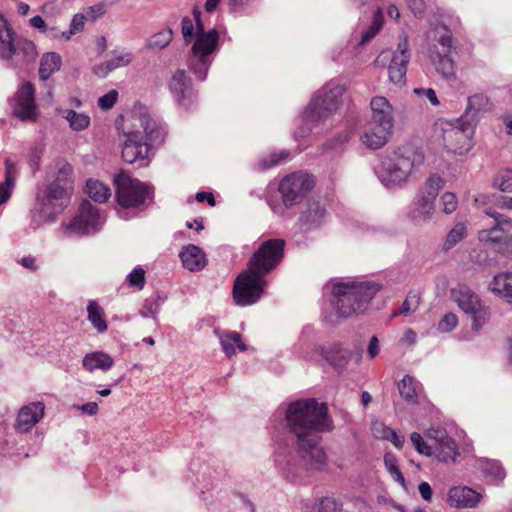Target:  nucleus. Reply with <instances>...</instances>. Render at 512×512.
Wrapping results in <instances>:
<instances>
[{"mask_svg": "<svg viewBox=\"0 0 512 512\" xmlns=\"http://www.w3.org/2000/svg\"><path fill=\"white\" fill-rule=\"evenodd\" d=\"M287 427L296 436V440L315 435L314 432L330 431L332 420L328 416L326 403L314 398L301 399L290 403L286 411Z\"/></svg>", "mask_w": 512, "mask_h": 512, "instance_id": "f257e3e1", "label": "nucleus"}, {"mask_svg": "<svg viewBox=\"0 0 512 512\" xmlns=\"http://www.w3.org/2000/svg\"><path fill=\"white\" fill-rule=\"evenodd\" d=\"M382 290L375 281L337 282L332 286L334 307L339 316L349 318L367 311L371 300Z\"/></svg>", "mask_w": 512, "mask_h": 512, "instance_id": "f03ea898", "label": "nucleus"}, {"mask_svg": "<svg viewBox=\"0 0 512 512\" xmlns=\"http://www.w3.org/2000/svg\"><path fill=\"white\" fill-rule=\"evenodd\" d=\"M115 201L124 210L143 211L153 201L154 188L121 169L113 178Z\"/></svg>", "mask_w": 512, "mask_h": 512, "instance_id": "7ed1b4c3", "label": "nucleus"}, {"mask_svg": "<svg viewBox=\"0 0 512 512\" xmlns=\"http://www.w3.org/2000/svg\"><path fill=\"white\" fill-rule=\"evenodd\" d=\"M425 162L423 150L412 143L395 149L383 162L389 179L394 183L405 182L414 168Z\"/></svg>", "mask_w": 512, "mask_h": 512, "instance_id": "20e7f679", "label": "nucleus"}, {"mask_svg": "<svg viewBox=\"0 0 512 512\" xmlns=\"http://www.w3.org/2000/svg\"><path fill=\"white\" fill-rule=\"evenodd\" d=\"M433 39L436 41L428 52L429 59L436 71L446 78L454 77L456 65L452 58L455 52L452 33L446 25H435Z\"/></svg>", "mask_w": 512, "mask_h": 512, "instance_id": "39448f33", "label": "nucleus"}, {"mask_svg": "<svg viewBox=\"0 0 512 512\" xmlns=\"http://www.w3.org/2000/svg\"><path fill=\"white\" fill-rule=\"evenodd\" d=\"M117 129L123 134L125 140L121 146L122 160L138 168L146 167L151 161L152 153L148 146L143 142V135L140 131L132 130L125 116H121L116 121Z\"/></svg>", "mask_w": 512, "mask_h": 512, "instance_id": "423d86ee", "label": "nucleus"}, {"mask_svg": "<svg viewBox=\"0 0 512 512\" xmlns=\"http://www.w3.org/2000/svg\"><path fill=\"white\" fill-rule=\"evenodd\" d=\"M286 241L282 238L263 239L252 253L247 266L267 277L273 273L285 257Z\"/></svg>", "mask_w": 512, "mask_h": 512, "instance_id": "0eeeda50", "label": "nucleus"}, {"mask_svg": "<svg viewBox=\"0 0 512 512\" xmlns=\"http://www.w3.org/2000/svg\"><path fill=\"white\" fill-rule=\"evenodd\" d=\"M446 180L438 173L430 174L418 188L412 203L410 216L413 220H428L435 212V202Z\"/></svg>", "mask_w": 512, "mask_h": 512, "instance_id": "6e6552de", "label": "nucleus"}, {"mask_svg": "<svg viewBox=\"0 0 512 512\" xmlns=\"http://www.w3.org/2000/svg\"><path fill=\"white\" fill-rule=\"evenodd\" d=\"M268 282L266 277L246 267L235 279L232 289L234 302L239 306H249L260 300Z\"/></svg>", "mask_w": 512, "mask_h": 512, "instance_id": "1a4fd4ad", "label": "nucleus"}, {"mask_svg": "<svg viewBox=\"0 0 512 512\" xmlns=\"http://www.w3.org/2000/svg\"><path fill=\"white\" fill-rule=\"evenodd\" d=\"M345 87L335 85L329 90H320L303 113L307 122H318L337 111L342 105Z\"/></svg>", "mask_w": 512, "mask_h": 512, "instance_id": "9d476101", "label": "nucleus"}, {"mask_svg": "<svg viewBox=\"0 0 512 512\" xmlns=\"http://www.w3.org/2000/svg\"><path fill=\"white\" fill-rule=\"evenodd\" d=\"M315 177L307 172L296 171L285 176L279 184L283 204L291 207L300 203L314 189Z\"/></svg>", "mask_w": 512, "mask_h": 512, "instance_id": "9b49d317", "label": "nucleus"}, {"mask_svg": "<svg viewBox=\"0 0 512 512\" xmlns=\"http://www.w3.org/2000/svg\"><path fill=\"white\" fill-rule=\"evenodd\" d=\"M36 88L30 81H22L10 99L12 114L21 121L36 122L39 117Z\"/></svg>", "mask_w": 512, "mask_h": 512, "instance_id": "f8f14e48", "label": "nucleus"}, {"mask_svg": "<svg viewBox=\"0 0 512 512\" xmlns=\"http://www.w3.org/2000/svg\"><path fill=\"white\" fill-rule=\"evenodd\" d=\"M485 213L495 220V225L482 229L478 239L485 245H508L512 242V218L506 217L496 211L487 209Z\"/></svg>", "mask_w": 512, "mask_h": 512, "instance_id": "ddd939ff", "label": "nucleus"}, {"mask_svg": "<svg viewBox=\"0 0 512 512\" xmlns=\"http://www.w3.org/2000/svg\"><path fill=\"white\" fill-rule=\"evenodd\" d=\"M321 437L312 435L296 440V449L300 457L307 461L312 469L322 471L328 463V458L323 447L320 446Z\"/></svg>", "mask_w": 512, "mask_h": 512, "instance_id": "4468645a", "label": "nucleus"}, {"mask_svg": "<svg viewBox=\"0 0 512 512\" xmlns=\"http://www.w3.org/2000/svg\"><path fill=\"white\" fill-rule=\"evenodd\" d=\"M125 118L132 127H134L137 122L143 127L144 130L141 132L143 142L148 146L151 152L153 149L165 143L166 131L160 123L141 114H131L125 116Z\"/></svg>", "mask_w": 512, "mask_h": 512, "instance_id": "2eb2a0df", "label": "nucleus"}, {"mask_svg": "<svg viewBox=\"0 0 512 512\" xmlns=\"http://www.w3.org/2000/svg\"><path fill=\"white\" fill-rule=\"evenodd\" d=\"M193 40L194 43L191 52L193 57L197 58L201 65L204 66V75L201 77V79H204L209 65L208 57L214 53L218 47L219 34L215 29H211L208 32H204L203 30L198 33Z\"/></svg>", "mask_w": 512, "mask_h": 512, "instance_id": "dca6fc26", "label": "nucleus"}, {"mask_svg": "<svg viewBox=\"0 0 512 512\" xmlns=\"http://www.w3.org/2000/svg\"><path fill=\"white\" fill-rule=\"evenodd\" d=\"M392 129L393 125H389L388 122L378 123L371 120L361 135V141L369 149H380L388 142Z\"/></svg>", "mask_w": 512, "mask_h": 512, "instance_id": "f3484780", "label": "nucleus"}, {"mask_svg": "<svg viewBox=\"0 0 512 512\" xmlns=\"http://www.w3.org/2000/svg\"><path fill=\"white\" fill-rule=\"evenodd\" d=\"M45 405L43 402H31L23 406L14 424L16 431L20 433L29 432L44 416Z\"/></svg>", "mask_w": 512, "mask_h": 512, "instance_id": "a211bd4d", "label": "nucleus"}, {"mask_svg": "<svg viewBox=\"0 0 512 512\" xmlns=\"http://www.w3.org/2000/svg\"><path fill=\"white\" fill-rule=\"evenodd\" d=\"M101 224L99 211L89 201H83L78 214L71 222V227L77 231L88 233L96 230Z\"/></svg>", "mask_w": 512, "mask_h": 512, "instance_id": "6ab92c4d", "label": "nucleus"}, {"mask_svg": "<svg viewBox=\"0 0 512 512\" xmlns=\"http://www.w3.org/2000/svg\"><path fill=\"white\" fill-rule=\"evenodd\" d=\"M38 54L37 46L32 40L18 37L10 47V51H6L1 58L9 60L16 57L22 63L30 64L36 60Z\"/></svg>", "mask_w": 512, "mask_h": 512, "instance_id": "aec40b11", "label": "nucleus"}, {"mask_svg": "<svg viewBox=\"0 0 512 512\" xmlns=\"http://www.w3.org/2000/svg\"><path fill=\"white\" fill-rule=\"evenodd\" d=\"M451 299L457 304L463 313L484 303L480 296L465 284H459L450 291Z\"/></svg>", "mask_w": 512, "mask_h": 512, "instance_id": "412c9836", "label": "nucleus"}, {"mask_svg": "<svg viewBox=\"0 0 512 512\" xmlns=\"http://www.w3.org/2000/svg\"><path fill=\"white\" fill-rule=\"evenodd\" d=\"M481 498L480 493L466 486L453 487L448 492V503L456 508L475 507Z\"/></svg>", "mask_w": 512, "mask_h": 512, "instance_id": "4be33fe9", "label": "nucleus"}, {"mask_svg": "<svg viewBox=\"0 0 512 512\" xmlns=\"http://www.w3.org/2000/svg\"><path fill=\"white\" fill-rule=\"evenodd\" d=\"M399 51L394 54L388 67L389 79L395 83H403L407 72L409 62L408 43L405 40L403 46L399 45Z\"/></svg>", "mask_w": 512, "mask_h": 512, "instance_id": "5701e85b", "label": "nucleus"}, {"mask_svg": "<svg viewBox=\"0 0 512 512\" xmlns=\"http://www.w3.org/2000/svg\"><path fill=\"white\" fill-rule=\"evenodd\" d=\"M169 89L180 104H186L193 95L191 80L183 70H178L173 74L169 82Z\"/></svg>", "mask_w": 512, "mask_h": 512, "instance_id": "b1692460", "label": "nucleus"}, {"mask_svg": "<svg viewBox=\"0 0 512 512\" xmlns=\"http://www.w3.org/2000/svg\"><path fill=\"white\" fill-rule=\"evenodd\" d=\"M183 266L189 271H200L206 264L205 253L198 246L188 244L184 246L179 254Z\"/></svg>", "mask_w": 512, "mask_h": 512, "instance_id": "393cba45", "label": "nucleus"}, {"mask_svg": "<svg viewBox=\"0 0 512 512\" xmlns=\"http://www.w3.org/2000/svg\"><path fill=\"white\" fill-rule=\"evenodd\" d=\"M436 456L440 461H455L459 455L457 443L445 430L437 431Z\"/></svg>", "mask_w": 512, "mask_h": 512, "instance_id": "a878e982", "label": "nucleus"}, {"mask_svg": "<svg viewBox=\"0 0 512 512\" xmlns=\"http://www.w3.org/2000/svg\"><path fill=\"white\" fill-rule=\"evenodd\" d=\"M371 120L378 123L388 122L393 125V106L384 96H374L370 101Z\"/></svg>", "mask_w": 512, "mask_h": 512, "instance_id": "bb28decb", "label": "nucleus"}, {"mask_svg": "<svg viewBox=\"0 0 512 512\" xmlns=\"http://www.w3.org/2000/svg\"><path fill=\"white\" fill-rule=\"evenodd\" d=\"M489 289L492 293L512 305V272L496 274L489 284Z\"/></svg>", "mask_w": 512, "mask_h": 512, "instance_id": "cd10ccee", "label": "nucleus"}, {"mask_svg": "<svg viewBox=\"0 0 512 512\" xmlns=\"http://www.w3.org/2000/svg\"><path fill=\"white\" fill-rule=\"evenodd\" d=\"M114 365L113 358L101 351L88 353L82 360V366L85 370L93 372L95 370L107 371Z\"/></svg>", "mask_w": 512, "mask_h": 512, "instance_id": "c85d7f7f", "label": "nucleus"}, {"mask_svg": "<svg viewBox=\"0 0 512 512\" xmlns=\"http://www.w3.org/2000/svg\"><path fill=\"white\" fill-rule=\"evenodd\" d=\"M204 30L201 20V12L195 8L192 16H186L182 19L181 32L186 43H191L198 33Z\"/></svg>", "mask_w": 512, "mask_h": 512, "instance_id": "c756f323", "label": "nucleus"}, {"mask_svg": "<svg viewBox=\"0 0 512 512\" xmlns=\"http://www.w3.org/2000/svg\"><path fill=\"white\" fill-rule=\"evenodd\" d=\"M401 396L409 403H419L420 396L423 394V387L410 375L403 377L398 385Z\"/></svg>", "mask_w": 512, "mask_h": 512, "instance_id": "7c9ffc66", "label": "nucleus"}, {"mask_svg": "<svg viewBox=\"0 0 512 512\" xmlns=\"http://www.w3.org/2000/svg\"><path fill=\"white\" fill-rule=\"evenodd\" d=\"M371 431L376 439L390 441L397 449H402L405 442L404 437L399 435L394 429L385 425L383 422H372Z\"/></svg>", "mask_w": 512, "mask_h": 512, "instance_id": "2f4dec72", "label": "nucleus"}, {"mask_svg": "<svg viewBox=\"0 0 512 512\" xmlns=\"http://www.w3.org/2000/svg\"><path fill=\"white\" fill-rule=\"evenodd\" d=\"M62 65L61 56L56 52H46L42 55L39 65V78L48 80L55 72L59 71Z\"/></svg>", "mask_w": 512, "mask_h": 512, "instance_id": "473e14b6", "label": "nucleus"}, {"mask_svg": "<svg viewBox=\"0 0 512 512\" xmlns=\"http://www.w3.org/2000/svg\"><path fill=\"white\" fill-rule=\"evenodd\" d=\"M468 234V226L464 221H457L447 232L442 243V250L447 252L463 241Z\"/></svg>", "mask_w": 512, "mask_h": 512, "instance_id": "72a5a7b5", "label": "nucleus"}, {"mask_svg": "<svg viewBox=\"0 0 512 512\" xmlns=\"http://www.w3.org/2000/svg\"><path fill=\"white\" fill-rule=\"evenodd\" d=\"M53 171V183L73 188V167L67 160L62 158L55 160Z\"/></svg>", "mask_w": 512, "mask_h": 512, "instance_id": "f704fd0d", "label": "nucleus"}, {"mask_svg": "<svg viewBox=\"0 0 512 512\" xmlns=\"http://www.w3.org/2000/svg\"><path fill=\"white\" fill-rule=\"evenodd\" d=\"M16 180V167L9 159L5 161V181L0 183V205L11 197Z\"/></svg>", "mask_w": 512, "mask_h": 512, "instance_id": "c9c22d12", "label": "nucleus"}, {"mask_svg": "<svg viewBox=\"0 0 512 512\" xmlns=\"http://www.w3.org/2000/svg\"><path fill=\"white\" fill-rule=\"evenodd\" d=\"M465 314L470 317L471 329L474 332L481 331L485 326L489 324L491 319V310L485 304V302Z\"/></svg>", "mask_w": 512, "mask_h": 512, "instance_id": "e433bc0d", "label": "nucleus"}, {"mask_svg": "<svg viewBox=\"0 0 512 512\" xmlns=\"http://www.w3.org/2000/svg\"><path fill=\"white\" fill-rule=\"evenodd\" d=\"M223 351L228 357L236 354L237 350L245 351L246 345L238 332H225L220 336Z\"/></svg>", "mask_w": 512, "mask_h": 512, "instance_id": "4c0bfd02", "label": "nucleus"}, {"mask_svg": "<svg viewBox=\"0 0 512 512\" xmlns=\"http://www.w3.org/2000/svg\"><path fill=\"white\" fill-rule=\"evenodd\" d=\"M87 313L88 320L99 333H104L108 330L104 310L95 300L88 302Z\"/></svg>", "mask_w": 512, "mask_h": 512, "instance_id": "58836bf2", "label": "nucleus"}, {"mask_svg": "<svg viewBox=\"0 0 512 512\" xmlns=\"http://www.w3.org/2000/svg\"><path fill=\"white\" fill-rule=\"evenodd\" d=\"M445 139L447 146L454 153L462 154L468 149L469 139L465 135L464 131L458 128H453L445 133Z\"/></svg>", "mask_w": 512, "mask_h": 512, "instance_id": "ea45409f", "label": "nucleus"}, {"mask_svg": "<svg viewBox=\"0 0 512 512\" xmlns=\"http://www.w3.org/2000/svg\"><path fill=\"white\" fill-rule=\"evenodd\" d=\"M15 35L11 24L4 15L0 13V57L6 51H10V47H12L13 42L17 39Z\"/></svg>", "mask_w": 512, "mask_h": 512, "instance_id": "a19ab883", "label": "nucleus"}, {"mask_svg": "<svg viewBox=\"0 0 512 512\" xmlns=\"http://www.w3.org/2000/svg\"><path fill=\"white\" fill-rule=\"evenodd\" d=\"M86 193L95 202L105 203L111 196L110 188L104 183L89 179L86 183Z\"/></svg>", "mask_w": 512, "mask_h": 512, "instance_id": "79ce46f5", "label": "nucleus"}, {"mask_svg": "<svg viewBox=\"0 0 512 512\" xmlns=\"http://www.w3.org/2000/svg\"><path fill=\"white\" fill-rule=\"evenodd\" d=\"M73 188L51 182L46 190L47 199L52 201H61V203L68 202L70 200Z\"/></svg>", "mask_w": 512, "mask_h": 512, "instance_id": "37998d69", "label": "nucleus"}, {"mask_svg": "<svg viewBox=\"0 0 512 512\" xmlns=\"http://www.w3.org/2000/svg\"><path fill=\"white\" fill-rule=\"evenodd\" d=\"M420 303H421L420 293L416 292V291H410L407 294L404 302L402 303V306L398 310L393 311L391 316L393 318L400 316V315L407 316V315L415 312L419 308Z\"/></svg>", "mask_w": 512, "mask_h": 512, "instance_id": "c03bdc74", "label": "nucleus"}, {"mask_svg": "<svg viewBox=\"0 0 512 512\" xmlns=\"http://www.w3.org/2000/svg\"><path fill=\"white\" fill-rule=\"evenodd\" d=\"M64 118L69 122L73 130H85L90 125V117L84 113H77L74 110L68 109L65 111Z\"/></svg>", "mask_w": 512, "mask_h": 512, "instance_id": "a18cd8bd", "label": "nucleus"}, {"mask_svg": "<svg viewBox=\"0 0 512 512\" xmlns=\"http://www.w3.org/2000/svg\"><path fill=\"white\" fill-rule=\"evenodd\" d=\"M384 464L386 469L389 471L391 476L394 478L396 482H398L401 486H406L405 478L400 470L399 462L395 454L391 452H387L384 455Z\"/></svg>", "mask_w": 512, "mask_h": 512, "instance_id": "49530a36", "label": "nucleus"}, {"mask_svg": "<svg viewBox=\"0 0 512 512\" xmlns=\"http://www.w3.org/2000/svg\"><path fill=\"white\" fill-rule=\"evenodd\" d=\"M459 207V198L456 193L445 191L440 195L439 208L445 215H451L457 211Z\"/></svg>", "mask_w": 512, "mask_h": 512, "instance_id": "de8ad7c7", "label": "nucleus"}, {"mask_svg": "<svg viewBox=\"0 0 512 512\" xmlns=\"http://www.w3.org/2000/svg\"><path fill=\"white\" fill-rule=\"evenodd\" d=\"M483 472L487 480L495 485L500 484L506 476L504 468L496 462L486 463Z\"/></svg>", "mask_w": 512, "mask_h": 512, "instance_id": "09e8293b", "label": "nucleus"}, {"mask_svg": "<svg viewBox=\"0 0 512 512\" xmlns=\"http://www.w3.org/2000/svg\"><path fill=\"white\" fill-rule=\"evenodd\" d=\"M314 512H341L342 503L334 497H321L313 505Z\"/></svg>", "mask_w": 512, "mask_h": 512, "instance_id": "8fccbe9b", "label": "nucleus"}, {"mask_svg": "<svg viewBox=\"0 0 512 512\" xmlns=\"http://www.w3.org/2000/svg\"><path fill=\"white\" fill-rule=\"evenodd\" d=\"M493 186L502 192H512V169L500 170L493 179Z\"/></svg>", "mask_w": 512, "mask_h": 512, "instance_id": "3c124183", "label": "nucleus"}, {"mask_svg": "<svg viewBox=\"0 0 512 512\" xmlns=\"http://www.w3.org/2000/svg\"><path fill=\"white\" fill-rule=\"evenodd\" d=\"M86 22H87V20L84 17V14H82V13L75 14L71 20L69 30L62 32L60 35V39H63L65 41L70 40V38L73 35L80 33L84 30V26H85Z\"/></svg>", "mask_w": 512, "mask_h": 512, "instance_id": "603ef678", "label": "nucleus"}, {"mask_svg": "<svg viewBox=\"0 0 512 512\" xmlns=\"http://www.w3.org/2000/svg\"><path fill=\"white\" fill-rule=\"evenodd\" d=\"M129 63V60L125 58V56H117L112 58L111 60L105 62L104 64H100L95 68V73L99 76H105L112 70L125 66Z\"/></svg>", "mask_w": 512, "mask_h": 512, "instance_id": "864d4df0", "label": "nucleus"}, {"mask_svg": "<svg viewBox=\"0 0 512 512\" xmlns=\"http://www.w3.org/2000/svg\"><path fill=\"white\" fill-rule=\"evenodd\" d=\"M172 40V31L169 29L162 30L154 34L150 40L149 45L152 48L162 49L167 46Z\"/></svg>", "mask_w": 512, "mask_h": 512, "instance_id": "5fc2aeb1", "label": "nucleus"}, {"mask_svg": "<svg viewBox=\"0 0 512 512\" xmlns=\"http://www.w3.org/2000/svg\"><path fill=\"white\" fill-rule=\"evenodd\" d=\"M458 316L453 312L446 313L438 322V330L441 332H450L458 325Z\"/></svg>", "mask_w": 512, "mask_h": 512, "instance_id": "6e6d98bb", "label": "nucleus"}, {"mask_svg": "<svg viewBox=\"0 0 512 512\" xmlns=\"http://www.w3.org/2000/svg\"><path fill=\"white\" fill-rule=\"evenodd\" d=\"M383 23V16L380 9H378L373 16V22L367 32L363 34V41H368L373 38L381 29Z\"/></svg>", "mask_w": 512, "mask_h": 512, "instance_id": "4d7b16f0", "label": "nucleus"}, {"mask_svg": "<svg viewBox=\"0 0 512 512\" xmlns=\"http://www.w3.org/2000/svg\"><path fill=\"white\" fill-rule=\"evenodd\" d=\"M410 440L418 453L426 456H430L432 454V448L424 441L420 433L413 432L410 435Z\"/></svg>", "mask_w": 512, "mask_h": 512, "instance_id": "13d9d810", "label": "nucleus"}, {"mask_svg": "<svg viewBox=\"0 0 512 512\" xmlns=\"http://www.w3.org/2000/svg\"><path fill=\"white\" fill-rule=\"evenodd\" d=\"M129 286L142 289L145 285V271L142 268H135L128 276Z\"/></svg>", "mask_w": 512, "mask_h": 512, "instance_id": "bf43d9fd", "label": "nucleus"}, {"mask_svg": "<svg viewBox=\"0 0 512 512\" xmlns=\"http://www.w3.org/2000/svg\"><path fill=\"white\" fill-rule=\"evenodd\" d=\"M118 101V92L116 90H110L105 95L98 99V106L101 110L111 109Z\"/></svg>", "mask_w": 512, "mask_h": 512, "instance_id": "052dcab7", "label": "nucleus"}, {"mask_svg": "<svg viewBox=\"0 0 512 512\" xmlns=\"http://www.w3.org/2000/svg\"><path fill=\"white\" fill-rule=\"evenodd\" d=\"M104 13V9L102 5L96 4L94 6H91L87 8L82 14H84V17L86 18L87 22H94L96 21L99 16H101Z\"/></svg>", "mask_w": 512, "mask_h": 512, "instance_id": "680f3d73", "label": "nucleus"}, {"mask_svg": "<svg viewBox=\"0 0 512 512\" xmlns=\"http://www.w3.org/2000/svg\"><path fill=\"white\" fill-rule=\"evenodd\" d=\"M417 341V334L412 329L405 330L403 336L400 339V344L405 348L412 347Z\"/></svg>", "mask_w": 512, "mask_h": 512, "instance_id": "e2e57ef3", "label": "nucleus"}, {"mask_svg": "<svg viewBox=\"0 0 512 512\" xmlns=\"http://www.w3.org/2000/svg\"><path fill=\"white\" fill-rule=\"evenodd\" d=\"M414 92L417 95H425L429 99L431 104L434 105V106H438L440 104L435 91L433 89H431V88H427V89H425V88H418V89H415Z\"/></svg>", "mask_w": 512, "mask_h": 512, "instance_id": "0e129e2a", "label": "nucleus"}, {"mask_svg": "<svg viewBox=\"0 0 512 512\" xmlns=\"http://www.w3.org/2000/svg\"><path fill=\"white\" fill-rule=\"evenodd\" d=\"M195 199L199 203L206 202L211 207L216 205V200L212 192H198L195 196Z\"/></svg>", "mask_w": 512, "mask_h": 512, "instance_id": "69168bd1", "label": "nucleus"}, {"mask_svg": "<svg viewBox=\"0 0 512 512\" xmlns=\"http://www.w3.org/2000/svg\"><path fill=\"white\" fill-rule=\"evenodd\" d=\"M379 351H380L379 340L376 336H373L370 339V342H369V345L367 348V352H368L370 358L373 359L379 354Z\"/></svg>", "mask_w": 512, "mask_h": 512, "instance_id": "338daca9", "label": "nucleus"}, {"mask_svg": "<svg viewBox=\"0 0 512 512\" xmlns=\"http://www.w3.org/2000/svg\"><path fill=\"white\" fill-rule=\"evenodd\" d=\"M496 206L500 209L512 210V196H500L496 200Z\"/></svg>", "mask_w": 512, "mask_h": 512, "instance_id": "774afa93", "label": "nucleus"}]
</instances>
